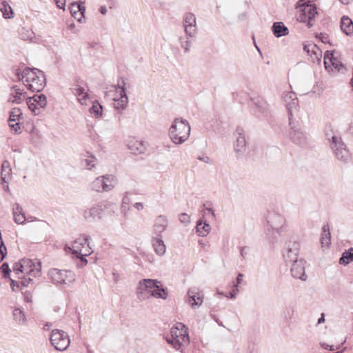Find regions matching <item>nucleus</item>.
I'll return each mask as SVG.
<instances>
[{
	"label": "nucleus",
	"mask_w": 353,
	"mask_h": 353,
	"mask_svg": "<svg viewBox=\"0 0 353 353\" xmlns=\"http://www.w3.org/2000/svg\"><path fill=\"white\" fill-rule=\"evenodd\" d=\"M16 75L19 79H24L25 86L32 92H40L46 85L43 72L37 68L27 67L22 72L18 69Z\"/></svg>",
	"instance_id": "f257e3e1"
},
{
	"label": "nucleus",
	"mask_w": 353,
	"mask_h": 353,
	"mask_svg": "<svg viewBox=\"0 0 353 353\" xmlns=\"http://www.w3.org/2000/svg\"><path fill=\"white\" fill-rule=\"evenodd\" d=\"M160 281L155 279H143L139 281L137 289L138 299H147L151 296L165 299L168 296L167 290L161 287Z\"/></svg>",
	"instance_id": "f03ea898"
},
{
	"label": "nucleus",
	"mask_w": 353,
	"mask_h": 353,
	"mask_svg": "<svg viewBox=\"0 0 353 353\" xmlns=\"http://www.w3.org/2000/svg\"><path fill=\"white\" fill-rule=\"evenodd\" d=\"M187 328L182 323H176V326L170 330V336L166 337V341L176 350H181L183 346L190 343V337Z\"/></svg>",
	"instance_id": "7ed1b4c3"
},
{
	"label": "nucleus",
	"mask_w": 353,
	"mask_h": 353,
	"mask_svg": "<svg viewBox=\"0 0 353 353\" xmlns=\"http://www.w3.org/2000/svg\"><path fill=\"white\" fill-rule=\"evenodd\" d=\"M190 125L186 120L175 119L170 128L169 135L175 144H182L190 137Z\"/></svg>",
	"instance_id": "20e7f679"
},
{
	"label": "nucleus",
	"mask_w": 353,
	"mask_h": 353,
	"mask_svg": "<svg viewBox=\"0 0 353 353\" xmlns=\"http://www.w3.org/2000/svg\"><path fill=\"white\" fill-rule=\"evenodd\" d=\"M297 21L305 23L308 28H311L317 14L316 8L314 5L307 3L304 0H299L296 6Z\"/></svg>",
	"instance_id": "39448f33"
},
{
	"label": "nucleus",
	"mask_w": 353,
	"mask_h": 353,
	"mask_svg": "<svg viewBox=\"0 0 353 353\" xmlns=\"http://www.w3.org/2000/svg\"><path fill=\"white\" fill-rule=\"evenodd\" d=\"M326 138L336 159L342 162H347L350 158V154L342 138L334 133H327Z\"/></svg>",
	"instance_id": "423d86ee"
},
{
	"label": "nucleus",
	"mask_w": 353,
	"mask_h": 353,
	"mask_svg": "<svg viewBox=\"0 0 353 353\" xmlns=\"http://www.w3.org/2000/svg\"><path fill=\"white\" fill-rule=\"evenodd\" d=\"M117 183V178L112 174H106L97 177L91 183V189L98 192H108Z\"/></svg>",
	"instance_id": "0eeeda50"
},
{
	"label": "nucleus",
	"mask_w": 353,
	"mask_h": 353,
	"mask_svg": "<svg viewBox=\"0 0 353 353\" xmlns=\"http://www.w3.org/2000/svg\"><path fill=\"white\" fill-rule=\"evenodd\" d=\"M268 223L270 224L274 232L279 236L285 235V219L278 211L270 212L267 216Z\"/></svg>",
	"instance_id": "6e6552de"
},
{
	"label": "nucleus",
	"mask_w": 353,
	"mask_h": 353,
	"mask_svg": "<svg viewBox=\"0 0 353 353\" xmlns=\"http://www.w3.org/2000/svg\"><path fill=\"white\" fill-rule=\"evenodd\" d=\"M50 341L52 345L59 351L65 350L70 343L68 334L61 330H53L51 332Z\"/></svg>",
	"instance_id": "1a4fd4ad"
},
{
	"label": "nucleus",
	"mask_w": 353,
	"mask_h": 353,
	"mask_svg": "<svg viewBox=\"0 0 353 353\" xmlns=\"http://www.w3.org/2000/svg\"><path fill=\"white\" fill-rule=\"evenodd\" d=\"M48 276L54 283L68 285L75 281V276L71 271L56 268L50 270Z\"/></svg>",
	"instance_id": "9d476101"
},
{
	"label": "nucleus",
	"mask_w": 353,
	"mask_h": 353,
	"mask_svg": "<svg viewBox=\"0 0 353 353\" xmlns=\"http://www.w3.org/2000/svg\"><path fill=\"white\" fill-rule=\"evenodd\" d=\"M234 136L235 142L234 145V151L239 157L243 156L246 150V140L245 130L241 127H237Z\"/></svg>",
	"instance_id": "9b49d317"
},
{
	"label": "nucleus",
	"mask_w": 353,
	"mask_h": 353,
	"mask_svg": "<svg viewBox=\"0 0 353 353\" xmlns=\"http://www.w3.org/2000/svg\"><path fill=\"white\" fill-rule=\"evenodd\" d=\"M183 26L186 34L190 37H196L197 34L196 19L192 12H187L184 14Z\"/></svg>",
	"instance_id": "f8f14e48"
},
{
	"label": "nucleus",
	"mask_w": 353,
	"mask_h": 353,
	"mask_svg": "<svg viewBox=\"0 0 353 353\" xmlns=\"http://www.w3.org/2000/svg\"><path fill=\"white\" fill-rule=\"evenodd\" d=\"M305 261L304 260L295 259L290 269L293 278L300 279L302 281H305L307 279V276L305 271Z\"/></svg>",
	"instance_id": "ddd939ff"
},
{
	"label": "nucleus",
	"mask_w": 353,
	"mask_h": 353,
	"mask_svg": "<svg viewBox=\"0 0 353 353\" xmlns=\"http://www.w3.org/2000/svg\"><path fill=\"white\" fill-rule=\"evenodd\" d=\"M91 238L88 235H82L80 236L79 238H77L72 244L73 247V251L72 254L76 255V256H79L78 255H89L91 254L92 252L90 251L91 249L89 248V250H86L84 252H82V250H81V247H84L85 245H87L88 247L89 246V240H90Z\"/></svg>",
	"instance_id": "4468645a"
},
{
	"label": "nucleus",
	"mask_w": 353,
	"mask_h": 353,
	"mask_svg": "<svg viewBox=\"0 0 353 353\" xmlns=\"http://www.w3.org/2000/svg\"><path fill=\"white\" fill-rule=\"evenodd\" d=\"M21 264L23 269L26 270V274L33 276L34 277L39 276L41 275V263L38 262L36 265L30 259H21Z\"/></svg>",
	"instance_id": "2eb2a0df"
},
{
	"label": "nucleus",
	"mask_w": 353,
	"mask_h": 353,
	"mask_svg": "<svg viewBox=\"0 0 353 353\" xmlns=\"http://www.w3.org/2000/svg\"><path fill=\"white\" fill-rule=\"evenodd\" d=\"M252 103L254 105L255 113H260L264 116H267L269 112V105L261 97L252 98Z\"/></svg>",
	"instance_id": "dca6fc26"
},
{
	"label": "nucleus",
	"mask_w": 353,
	"mask_h": 353,
	"mask_svg": "<svg viewBox=\"0 0 353 353\" xmlns=\"http://www.w3.org/2000/svg\"><path fill=\"white\" fill-rule=\"evenodd\" d=\"M103 210L99 206L86 209L83 212V217L88 221H94L101 217Z\"/></svg>",
	"instance_id": "f3484780"
},
{
	"label": "nucleus",
	"mask_w": 353,
	"mask_h": 353,
	"mask_svg": "<svg viewBox=\"0 0 353 353\" xmlns=\"http://www.w3.org/2000/svg\"><path fill=\"white\" fill-rule=\"evenodd\" d=\"M290 136L292 142L296 145H304L307 142V136L301 128H292Z\"/></svg>",
	"instance_id": "a211bd4d"
},
{
	"label": "nucleus",
	"mask_w": 353,
	"mask_h": 353,
	"mask_svg": "<svg viewBox=\"0 0 353 353\" xmlns=\"http://www.w3.org/2000/svg\"><path fill=\"white\" fill-rule=\"evenodd\" d=\"M188 302L192 308L200 306L203 303V296H200L196 289H191L188 292Z\"/></svg>",
	"instance_id": "6ab92c4d"
},
{
	"label": "nucleus",
	"mask_w": 353,
	"mask_h": 353,
	"mask_svg": "<svg viewBox=\"0 0 353 353\" xmlns=\"http://www.w3.org/2000/svg\"><path fill=\"white\" fill-rule=\"evenodd\" d=\"M168 226V220L165 216L160 215L155 219L154 224V230L157 236H161V234L165 230Z\"/></svg>",
	"instance_id": "aec40b11"
},
{
	"label": "nucleus",
	"mask_w": 353,
	"mask_h": 353,
	"mask_svg": "<svg viewBox=\"0 0 353 353\" xmlns=\"http://www.w3.org/2000/svg\"><path fill=\"white\" fill-rule=\"evenodd\" d=\"M81 165L88 170H92L96 165L97 159L89 152L81 154Z\"/></svg>",
	"instance_id": "412c9836"
},
{
	"label": "nucleus",
	"mask_w": 353,
	"mask_h": 353,
	"mask_svg": "<svg viewBox=\"0 0 353 353\" xmlns=\"http://www.w3.org/2000/svg\"><path fill=\"white\" fill-rule=\"evenodd\" d=\"M24 94L25 92H23L20 89L17 88V86L14 85L12 88V92L10 94L8 101L19 104L23 101L25 97Z\"/></svg>",
	"instance_id": "4be33fe9"
},
{
	"label": "nucleus",
	"mask_w": 353,
	"mask_h": 353,
	"mask_svg": "<svg viewBox=\"0 0 353 353\" xmlns=\"http://www.w3.org/2000/svg\"><path fill=\"white\" fill-rule=\"evenodd\" d=\"M288 99L292 100L290 103L288 102V114L293 115V114L298 113L299 112V105L296 93L288 92Z\"/></svg>",
	"instance_id": "5701e85b"
},
{
	"label": "nucleus",
	"mask_w": 353,
	"mask_h": 353,
	"mask_svg": "<svg viewBox=\"0 0 353 353\" xmlns=\"http://www.w3.org/2000/svg\"><path fill=\"white\" fill-rule=\"evenodd\" d=\"M271 30L274 36L276 38H279L287 34V27L283 22L273 23Z\"/></svg>",
	"instance_id": "b1692460"
},
{
	"label": "nucleus",
	"mask_w": 353,
	"mask_h": 353,
	"mask_svg": "<svg viewBox=\"0 0 353 353\" xmlns=\"http://www.w3.org/2000/svg\"><path fill=\"white\" fill-rule=\"evenodd\" d=\"M123 95H120L119 99H114V107L118 111L119 113H121L124 110L128 103V99L126 93L122 91Z\"/></svg>",
	"instance_id": "393cba45"
},
{
	"label": "nucleus",
	"mask_w": 353,
	"mask_h": 353,
	"mask_svg": "<svg viewBox=\"0 0 353 353\" xmlns=\"http://www.w3.org/2000/svg\"><path fill=\"white\" fill-rule=\"evenodd\" d=\"M341 29L346 34L350 35L353 33V22L347 17H343L341 21Z\"/></svg>",
	"instance_id": "a878e982"
},
{
	"label": "nucleus",
	"mask_w": 353,
	"mask_h": 353,
	"mask_svg": "<svg viewBox=\"0 0 353 353\" xmlns=\"http://www.w3.org/2000/svg\"><path fill=\"white\" fill-rule=\"evenodd\" d=\"M331 243L330 232L328 225H324L322 230L321 237V247L328 248Z\"/></svg>",
	"instance_id": "bb28decb"
},
{
	"label": "nucleus",
	"mask_w": 353,
	"mask_h": 353,
	"mask_svg": "<svg viewBox=\"0 0 353 353\" xmlns=\"http://www.w3.org/2000/svg\"><path fill=\"white\" fill-rule=\"evenodd\" d=\"M72 92L78 97V101L82 105L85 104L86 100L88 98V94L83 88L77 85V87L72 89Z\"/></svg>",
	"instance_id": "cd10ccee"
},
{
	"label": "nucleus",
	"mask_w": 353,
	"mask_h": 353,
	"mask_svg": "<svg viewBox=\"0 0 353 353\" xmlns=\"http://www.w3.org/2000/svg\"><path fill=\"white\" fill-rule=\"evenodd\" d=\"M196 229L199 236H205L210 232L211 227L207 221L203 223L202 221L199 220L196 223Z\"/></svg>",
	"instance_id": "c85d7f7f"
},
{
	"label": "nucleus",
	"mask_w": 353,
	"mask_h": 353,
	"mask_svg": "<svg viewBox=\"0 0 353 353\" xmlns=\"http://www.w3.org/2000/svg\"><path fill=\"white\" fill-rule=\"evenodd\" d=\"M128 148L131 152L135 154L144 153L145 150V145L139 141H131L128 145Z\"/></svg>",
	"instance_id": "c756f323"
},
{
	"label": "nucleus",
	"mask_w": 353,
	"mask_h": 353,
	"mask_svg": "<svg viewBox=\"0 0 353 353\" xmlns=\"http://www.w3.org/2000/svg\"><path fill=\"white\" fill-rule=\"evenodd\" d=\"M196 37H190L188 34H185V36H181L179 38V42L181 46V47L184 50V52L185 53L189 52L191 44L192 42V39L195 38Z\"/></svg>",
	"instance_id": "7c9ffc66"
},
{
	"label": "nucleus",
	"mask_w": 353,
	"mask_h": 353,
	"mask_svg": "<svg viewBox=\"0 0 353 353\" xmlns=\"http://www.w3.org/2000/svg\"><path fill=\"white\" fill-rule=\"evenodd\" d=\"M152 245L157 254L163 256L165 253L166 248L164 242L159 238H155L152 241Z\"/></svg>",
	"instance_id": "2f4dec72"
},
{
	"label": "nucleus",
	"mask_w": 353,
	"mask_h": 353,
	"mask_svg": "<svg viewBox=\"0 0 353 353\" xmlns=\"http://www.w3.org/2000/svg\"><path fill=\"white\" fill-rule=\"evenodd\" d=\"M0 11L5 19H10L12 17L13 11L11 6L4 0H0Z\"/></svg>",
	"instance_id": "473e14b6"
},
{
	"label": "nucleus",
	"mask_w": 353,
	"mask_h": 353,
	"mask_svg": "<svg viewBox=\"0 0 353 353\" xmlns=\"http://www.w3.org/2000/svg\"><path fill=\"white\" fill-rule=\"evenodd\" d=\"M11 175V168L8 161H4L1 165V179L6 183V179Z\"/></svg>",
	"instance_id": "72a5a7b5"
},
{
	"label": "nucleus",
	"mask_w": 353,
	"mask_h": 353,
	"mask_svg": "<svg viewBox=\"0 0 353 353\" xmlns=\"http://www.w3.org/2000/svg\"><path fill=\"white\" fill-rule=\"evenodd\" d=\"M13 317L15 322L19 325H23L26 321V318L23 311L19 308H15L13 310Z\"/></svg>",
	"instance_id": "f704fd0d"
},
{
	"label": "nucleus",
	"mask_w": 353,
	"mask_h": 353,
	"mask_svg": "<svg viewBox=\"0 0 353 353\" xmlns=\"http://www.w3.org/2000/svg\"><path fill=\"white\" fill-rule=\"evenodd\" d=\"M23 119V114L19 108H14L10 112L8 123H14Z\"/></svg>",
	"instance_id": "c9c22d12"
},
{
	"label": "nucleus",
	"mask_w": 353,
	"mask_h": 353,
	"mask_svg": "<svg viewBox=\"0 0 353 353\" xmlns=\"http://www.w3.org/2000/svg\"><path fill=\"white\" fill-rule=\"evenodd\" d=\"M353 260V248H349L347 250H345L343 254L341 257L339 259L340 264H348L350 261Z\"/></svg>",
	"instance_id": "e433bc0d"
},
{
	"label": "nucleus",
	"mask_w": 353,
	"mask_h": 353,
	"mask_svg": "<svg viewBox=\"0 0 353 353\" xmlns=\"http://www.w3.org/2000/svg\"><path fill=\"white\" fill-rule=\"evenodd\" d=\"M33 101L41 108H45L47 105V98L46 95L43 94H34L33 97Z\"/></svg>",
	"instance_id": "4c0bfd02"
},
{
	"label": "nucleus",
	"mask_w": 353,
	"mask_h": 353,
	"mask_svg": "<svg viewBox=\"0 0 353 353\" xmlns=\"http://www.w3.org/2000/svg\"><path fill=\"white\" fill-rule=\"evenodd\" d=\"M102 105L96 101L93 102L92 107L90 108V112L96 117H99L102 115Z\"/></svg>",
	"instance_id": "58836bf2"
},
{
	"label": "nucleus",
	"mask_w": 353,
	"mask_h": 353,
	"mask_svg": "<svg viewBox=\"0 0 353 353\" xmlns=\"http://www.w3.org/2000/svg\"><path fill=\"white\" fill-rule=\"evenodd\" d=\"M20 37L24 41H31L34 38V33L31 30L22 28L20 32Z\"/></svg>",
	"instance_id": "ea45409f"
},
{
	"label": "nucleus",
	"mask_w": 353,
	"mask_h": 353,
	"mask_svg": "<svg viewBox=\"0 0 353 353\" xmlns=\"http://www.w3.org/2000/svg\"><path fill=\"white\" fill-rule=\"evenodd\" d=\"M322 52L320 49L316 46V49L312 51L310 54V57L313 62L316 61L318 63H320L321 61Z\"/></svg>",
	"instance_id": "a19ab883"
},
{
	"label": "nucleus",
	"mask_w": 353,
	"mask_h": 353,
	"mask_svg": "<svg viewBox=\"0 0 353 353\" xmlns=\"http://www.w3.org/2000/svg\"><path fill=\"white\" fill-rule=\"evenodd\" d=\"M77 11L79 12H80V14L81 16V17L79 19H77V20L79 22H82V18L84 17V14L85 12V7L84 6L85 1L79 0L78 1H77Z\"/></svg>",
	"instance_id": "79ce46f5"
},
{
	"label": "nucleus",
	"mask_w": 353,
	"mask_h": 353,
	"mask_svg": "<svg viewBox=\"0 0 353 353\" xmlns=\"http://www.w3.org/2000/svg\"><path fill=\"white\" fill-rule=\"evenodd\" d=\"M27 104L28 105L29 109L34 113V114H39V109L37 107V103L34 102L32 97H29L27 99Z\"/></svg>",
	"instance_id": "37998d69"
},
{
	"label": "nucleus",
	"mask_w": 353,
	"mask_h": 353,
	"mask_svg": "<svg viewBox=\"0 0 353 353\" xmlns=\"http://www.w3.org/2000/svg\"><path fill=\"white\" fill-rule=\"evenodd\" d=\"M334 55L333 53H331L329 51H327L325 53V55H324V65H325V68L326 70H329V68H330V63H331V59H334Z\"/></svg>",
	"instance_id": "c03bdc74"
},
{
	"label": "nucleus",
	"mask_w": 353,
	"mask_h": 353,
	"mask_svg": "<svg viewBox=\"0 0 353 353\" xmlns=\"http://www.w3.org/2000/svg\"><path fill=\"white\" fill-rule=\"evenodd\" d=\"M330 65V67L333 66L338 72H340L343 68V63L336 57H334V59H331Z\"/></svg>",
	"instance_id": "a18cd8bd"
},
{
	"label": "nucleus",
	"mask_w": 353,
	"mask_h": 353,
	"mask_svg": "<svg viewBox=\"0 0 353 353\" xmlns=\"http://www.w3.org/2000/svg\"><path fill=\"white\" fill-rule=\"evenodd\" d=\"M13 272L16 274H19V273H26V270L23 269V266L21 264V261H20L19 263H14L13 268Z\"/></svg>",
	"instance_id": "49530a36"
},
{
	"label": "nucleus",
	"mask_w": 353,
	"mask_h": 353,
	"mask_svg": "<svg viewBox=\"0 0 353 353\" xmlns=\"http://www.w3.org/2000/svg\"><path fill=\"white\" fill-rule=\"evenodd\" d=\"M1 272L4 278H8L10 276V270L9 268L8 264L7 263H4L1 266Z\"/></svg>",
	"instance_id": "de8ad7c7"
},
{
	"label": "nucleus",
	"mask_w": 353,
	"mask_h": 353,
	"mask_svg": "<svg viewBox=\"0 0 353 353\" xmlns=\"http://www.w3.org/2000/svg\"><path fill=\"white\" fill-rule=\"evenodd\" d=\"M9 126L17 134L21 132V128L19 122L9 123Z\"/></svg>",
	"instance_id": "09e8293b"
},
{
	"label": "nucleus",
	"mask_w": 353,
	"mask_h": 353,
	"mask_svg": "<svg viewBox=\"0 0 353 353\" xmlns=\"http://www.w3.org/2000/svg\"><path fill=\"white\" fill-rule=\"evenodd\" d=\"M125 81L124 80V79L121 78L120 79L118 80V83H117V87H118V89H119V94L120 95H123V92L122 91L123 90L124 92H125Z\"/></svg>",
	"instance_id": "8fccbe9b"
},
{
	"label": "nucleus",
	"mask_w": 353,
	"mask_h": 353,
	"mask_svg": "<svg viewBox=\"0 0 353 353\" xmlns=\"http://www.w3.org/2000/svg\"><path fill=\"white\" fill-rule=\"evenodd\" d=\"M14 220L18 224H22L26 221V217L24 213L14 214Z\"/></svg>",
	"instance_id": "3c124183"
},
{
	"label": "nucleus",
	"mask_w": 353,
	"mask_h": 353,
	"mask_svg": "<svg viewBox=\"0 0 353 353\" xmlns=\"http://www.w3.org/2000/svg\"><path fill=\"white\" fill-rule=\"evenodd\" d=\"M7 254V249L3 241L0 242V261H3Z\"/></svg>",
	"instance_id": "603ef678"
},
{
	"label": "nucleus",
	"mask_w": 353,
	"mask_h": 353,
	"mask_svg": "<svg viewBox=\"0 0 353 353\" xmlns=\"http://www.w3.org/2000/svg\"><path fill=\"white\" fill-rule=\"evenodd\" d=\"M77 2H72L70 4L69 9L72 17L77 18L76 15L78 14L77 8Z\"/></svg>",
	"instance_id": "864d4df0"
},
{
	"label": "nucleus",
	"mask_w": 353,
	"mask_h": 353,
	"mask_svg": "<svg viewBox=\"0 0 353 353\" xmlns=\"http://www.w3.org/2000/svg\"><path fill=\"white\" fill-rule=\"evenodd\" d=\"M315 49H316V45L315 44L305 45L303 47L304 51L306 52L309 56H310L312 51H314Z\"/></svg>",
	"instance_id": "5fc2aeb1"
},
{
	"label": "nucleus",
	"mask_w": 353,
	"mask_h": 353,
	"mask_svg": "<svg viewBox=\"0 0 353 353\" xmlns=\"http://www.w3.org/2000/svg\"><path fill=\"white\" fill-rule=\"evenodd\" d=\"M179 221L183 223L187 224L190 222V218L186 213H181L179 215Z\"/></svg>",
	"instance_id": "6e6d98bb"
},
{
	"label": "nucleus",
	"mask_w": 353,
	"mask_h": 353,
	"mask_svg": "<svg viewBox=\"0 0 353 353\" xmlns=\"http://www.w3.org/2000/svg\"><path fill=\"white\" fill-rule=\"evenodd\" d=\"M32 281V279L30 277L23 276L21 278V283L23 286H28L29 283Z\"/></svg>",
	"instance_id": "4d7b16f0"
},
{
	"label": "nucleus",
	"mask_w": 353,
	"mask_h": 353,
	"mask_svg": "<svg viewBox=\"0 0 353 353\" xmlns=\"http://www.w3.org/2000/svg\"><path fill=\"white\" fill-rule=\"evenodd\" d=\"M21 213H23V209L20 206L19 204L16 203L14 207V208H13V215L17 214H21Z\"/></svg>",
	"instance_id": "13d9d810"
},
{
	"label": "nucleus",
	"mask_w": 353,
	"mask_h": 353,
	"mask_svg": "<svg viewBox=\"0 0 353 353\" xmlns=\"http://www.w3.org/2000/svg\"><path fill=\"white\" fill-rule=\"evenodd\" d=\"M133 207L139 212L142 211L144 208L145 205L142 202H137L133 205Z\"/></svg>",
	"instance_id": "bf43d9fd"
},
{
	"label": "nucleus",
	"mask_w": 353,
	"mask_h": 353,
	"mask_svg": "<svg viewBox=\"0 0 353 353\" xmlns=\"http://www.w3.org/2000/svg\"><path fill=\"white\" fill-rule=\"evenodd\" d=\"M57 6L60 9H64L65 6V0H54Z\"/></svg>",
	"instance_id": "052dcab7"
},
{
	"label": "nucleus",
	"mask_w": 353,
	"mask_h": 353,
	"mask_svg": "<svg viewBox=\"0 0 353 353\" xmlns=\"http://www.w3.org/2000/svg\"><path fill=\"white\" fill-rule=\"evenodd\" d=\"M198 159L199 161H201L205 163H211V161H210V157H208V156H199L198 157Z\"/></svg>",
	"instance_id": "680f3d73"
},
{
	"label": "nucleus",
	"mask_w": 353,
	"mask_h": 353,
	"mask_svg": "<svg viewBox=\"0 0 353 353\" xmlns=\"http://www.w3.org/2000/svg\"><path fill=\"white\" fill-rule=\"evenodd\" d=\"M243 274H241V273H239V274H238V276H237V278H236V283H236V285H234V287H235L236 288H238V285H239V284H240V283L242 282V278H243ZM236 290L238 291V289H236Z\"/></svg>",
	"instance_id": "e2e57ef3"
},
{
	"label": "nucleus",
	"mask_w": 353,
	"mask_h": 353,
	"mask_svg": "<svg viewBox=\"0 0 353 353\" xmlns=\"http://www.w3.org/2000/svg\"><path fill=\"white\" fill-rule=\"evenodd\" d=\"M247 250H248L247 247H242L241 248V255L243 259H245L248 254V252L246 251Z\"/></svg>",
	"instance_id": "0e129e2a"
},
{
	"label": "nucleus",
	"mask_w": 353,
	"mask_h": 353,
	"mask_svg": "<svg viewBox=\"0 0 353 353\" xmlns=\"http://www.w3.org/2000/svg\"><path fill=\"white\" fill-rule=\"evenodd\" d=\"M10 286L13 291H15L14 287L19 288V283L16 281L10 279Z\"/></svg>",
	"instance_id": "69168bd1"
},
{
	"label": "nucleus",
	"mask_w": 353,
	"mask_h": 353,
	"mask_svg": "<svg viewBox=\"0 0 353 353\" xmlns=\"http://www.w3.org/2000/svg\"><path fill=\"white\" fill-rule=\"evenodd\" d=\"M79 256H77V258H80L81 261L84 263V265H86L88 263L87 259L84 257L86 255H78Z\"/></svg>",
	"instance_id": "338daca9"
},
{
	"label": "nucleus",
	"mask_w": 353,
	"mask_h": 353,
	"mask_svg": "<svg viewBox=\"0 0 353 353\" xmlns=\"http://www.w3.org/2000/svg\"><path fill=\"white\" fill-rule=\"evenodd\" d=\"M99 11L102 14H105L107 13V8L105 6H101L99 8Z\"/></svg>",
	"instance_id": "774afa93"
}]
</instances>
